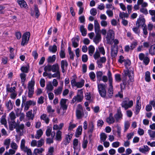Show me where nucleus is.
Wrapping results in <instances>:
<instances>
[{
    "label": "nucleus",
    "mask_w": 155,
    "mask_h": 155,
    "mask_svg": "<svg viewBox=\"0 0 155 155\" xmlns=\"http://www.w3.org/2000/svg\"><path fill=\"white\" fill-rule=\"evenodd\" d=\"M107 85L106 84H98L97 87L98 91L101 96L103 97H105L106 92L105 88L107 87Z\"/></svg>",
    "instance_id": "nucleus-1"
},
{
    "label": "nucleus",
    "mask_w": 155,
    "mask_h": 155,
    "mask_svg": "<svg viewBox=\"0 0 155 155\" xmlns=\"http://www.w3.org/2000/svg\"><path fill=\"white\" fill-rule=\"evenodd\" d=\"M107 43L111 45L112 41L114 40V31L112 30H110L108 31L107 36L106 37Z\"/></svg>",
    "instance_id": "nucleus-2"
},
{
    "label": "nucleus",
    "mask_w": 155,
    "mask_h": 155,
    "mask_svg": "<svg viewBox=\"0 0 155 155\" xmlns=\"http://www.w3.org/2000/svg\"><path fill=\"white\" fill-rule=\"evenodd\" d=\"M133 104V102L132 100L130 101L129 98H126L122 103L121 106L122 107L124 108L126 110L131 107Z\"/></svg>",
    "instance_id": "nucleus-3"
},
{
    "label": "nucleus",
    "mask_w": 155,
    "mask_h": 155,
    "mask_svg": "<svg viewBox=\"0 0 155 155\" xmlns=\"http://www.w3.org/2000/svg\"><path fill=\"white\" fill-rule=\"evenodd\" d=\"M30 33L29 32H27L24 33L22 37V41L21 45L24 46L26 45L29 41Z\"/></svg>",
    "instance_id": "nucleus-4"
},
{
    "label": "nucleus",
    "mask_w": 155,
    "mask_h": 155,
    "mask_svg": "<svg viewBox=\"0 0 155 155\" xmlns=\"http://www.w3.org/2000/svg\"><path fill=\"white\" fill-rule=\"evenodd\" d=\"M30 33L29 32H27L24 33L22 37V41L21 45L24 46L26 45L29 41Z\"/></svg>",
    "instance_id": "nucleus-5"
},
{
    "label": "nucleus",
    "mask_w": 155,
    "mask_h": 155,
    "mask_svg": "<svg viewBox=\"0 0 155 155\" xmlns=\"http://www.w3.org/2000/svg\"><path fill=\"white\" fill-rule=\"evenodd\" d=\"M35 81H31L29 82L28 85V96L29 97H31L34 93V85Z\"/></svg>",
    "instance_id": "nucleus-6"
},
{
    "label": "nucleus",
    "mask_w": 155,
    "mask_h": 155,
    "mask_svg": "<svg viewBox=\"0 0 155 155\" xmlns=\"http://www.w3.org/2000/svg\"><path fill=\"white\" fill-rule=\"evenodd\" d=\"M83 98V92L81 91L80 94H78L77 96L74 97L71 100V103L74 104L76 101L81 102L82 101Z\"/></svg>",
    "instance_id": "nucleus-7"
},
{
    "label": "nucleus",
    "mask_w": 155,
    "mask_h": 155,
    "mask_svg": "<svg viewBox=\"0 0 155 155\" xmlns=\"http://www.w3.org/2000/svg\"><path fill=\"white\" fill-rule=\"evenodd\" d=\"M68 100L67 99L62 98L60 101V108H61L63 110H66L67 109L68 105L66 103Z\"/></svg>",
    "instance_id": "nucleus-8"
},
{
    "label": "nucleus",
    "mask_w": 155,
    "mask_h": 155,
    "mask_svg": "<svg viewBox=\"0 0 155 155\" xmlns=\"http://www.w3.org/2000/svg\"><path fill=\"white\" fill-rule=\"evenodd\" d=\"M145 20L144 18H139L136 21V25L140 27V26L143 27L145 25H147L145 23Z\"/></svg>",
    "instance_id": "nucleus-9"
},
{
    "label": "nucleus",
    "mask_w": 155,
    "mask_h": 155,
    "mask_svg": "<svg viewBox=\"0 0 155 155\" xmlns=\"http://www.w3.org/2000/svg\"><path fill=\"white\" fill-rule=\"evenodd\" d=\"M34 12H31L30 14L31 16H33L34 15V12L35 13V16L37 18H38L40 15V12L38 6L36 5H34Z\"/></svg>",
    "instance_id": "nucleus-10"
},
{
    "label": "nucleus",
    "mask_w": 155,
    "mask_h": 155,
    "mask_svg": "<svg viewBox=\"0 0 155 155\" xmlns=\"http://www.w3.org/2000/svg\"><path fill=\"white\" fill-rule=\"evenodd\" d=\"M118 52V46L117 45H113L111 48V54L112 57H115L117 55Z\"/></svg>",
    "instance_id": "nucleus-11"
},
{
    "label": "nucleus",
    "mask_w": 155,
    "mask_h": 155,
    "mask_svg": "<svg viewBox=\"0 0 155 155\" xmlns=\"http://www.w3.org/2000/svg\"><path fill=\"white\" fill-rule=\"evenodd\" d=\"M122 117V114L121 113L120 107H119L117 110V113L114 115L116 121L118 122L119 120L121 119Z\"/></svg>",
    "instance_id": "nucleus-12"
},
{
    "label": "nucleus",
    "mask_w": 155,
    "mask_h": 155,
    "mask_svg": "<svg viewBox=\"0 0 155 155\" xmlns=\"http://www.w3.org/2000/svg\"><path fill=\"white\" fill-rule=\"evenodd\" d=\"M96 35L94 39V41L96 44H98L101 41V32H95Z\"/></svg>",
    "instance_id": "nucleus-13"
},
{
    "label": "nucleus",
    "mask_w": 155,
    "mask_h": 155,
    "mask_svg": "<svg viewBox=\"0 0 155 155\" xmlns=\"http://www.w3.org/2000/svg\"><path fill=\"white\" fill-rule=\"evenodd\" d=\"M79 38L78 36H77L76 38H73L72 39V46L74 48H76L78 46V42L79 41Z\"/></svg>",
    "instance_id": "nucleus-14"
},
{
    "label": "nucleus",
    "mask_w": 155,
    "mask_h": 155,
    "mask_svg": "<svg viewBox=\"0 0 155 155\" xmlns=\"http://www.w3.org/2000/svg\"><path fill=\"white\" fill-rule=\"evenodd\" d=\"M83 110H76V116L77 119H79L84 116Z\"/></svg>",
    "instance_id": "nucleus-15"
},
{
    "label": "nucleus",
    "mask_w": 155,
    "mask_h": 155,
    "mask_svg": "<svg viewBox=\"0 0 155 155\" xmlns=\"http://www.w3.org/2000/svg\"><path fill=\"white\" fill-rule=\"evenodd\" d=\"M94 27L95 32H101L100 29V26L97 20H95L94 21Z\"/></svg>",
    "instance_id": "nucleus-16"
},
{
    "label": "nucleus",
    "mask_w": 155,
    "mask_h": 155,
    "mask_svg": "<svg viewBox=\"0 0 155 155\" xmlns=\"http://www.w3.org/2000/svg\"><path fill=\"white\" fill-rule=\"evenodd\" d=\"M40 119L41 120L45 121V122L47 124H48L49 122V118L47 117V116L46 114H42L40 116Z\"/></svg>",
    "instance_id": "nucleus-17"
},
{
    "label": "nucleus",
    "mask_w": 155,
    "mask_h": 155,
    "mask_svg": "<svg viewBox=\"0 0 155 155\" xmlns=\"http://www.w3.org/2000/svg\"><path fill=\"white\" fill-rule=\"evenodd\" d=\"M106 121L109 124H111L114 122V119L112 116V114L111 113L110 114L109 117L107 118Z\"/></svg>",
    "instance_id": "nucleus-18"
},
{
    "label": "nucleus",
    "mask_w": 155,
    "mask_h": 155,
    "mask_svg": "<svg viewBox=\"0 0 155 155\" xmlns=\"http://www.w3.org/2000/svg\"><path fill=\"white\" fill-rule=\"evenodd\" d=\"M52 71L53 72H58L59 71V68L58 64L57 63L54 64L51 66Z\"/></svg>",
    "instance_id": "nucleus-19"
},
{
    "label": "nucleus",
    "mask_w": 155,
    "mask_h": 155,
    "mask_svg": "<svg viewBox=\"0 0 155 155\" xmlns=\"http://www.w3.org/2000/svg\"><path fill=\"white\" fill-rule=\"evenodd\" d=\"M82 128V126H79L77 128L76 132V137H79V136L81 135Z\"/></svg>",
    "instance_id": "nucleus-20"
},
{
    "label": "nucleus",
    "mask_w": 155,
    "mask_h": 155,
    "mask_svg": "<svg viewBox=\"0 0 155 155\" xmlns=\"http://www.w3.org/2000/svg\"><path fill=\"white\" fill-rule=\"evenodd\" d=\"M17 2L21 8H25L27 5L24 0H17Z\"/></svg>",
    "instance_id": "nucleus-21"
},
{
    "label": "nucleus",
    "mask_w": 155,
    "mask_h": 155,
    "mask_svg": "<svg viewBox=\"0 0 155 155\" xmlns=\"http://www.w3.org/2000/svg\"><path fill=\"white\" fill-rule=\"evenodd\" d=\"M80 30L81 33L82 35L84 36H85L87 35L86 29L84 28V26L83 25H81L80 27Z\"/></svg>",
    "instance_id": "nucleus-22"
},
{
    "label": "nucleus",
    "mask_w": 155,
    "mask_h": 155,
    "mask_svg": "<svg viewBox=\"0 0 155 155\" xmlns=\"http://www.w3.org/2000/svg\"><path fill=\"white\" fill-rule=\"evenodd\" d=\"M107 75L109 79V86H113L112 84L113 79L112 77V74L110 71L108 70Z\"/></svg>",
    "instance_id": "nucleus-23"
},
{
    "label": "nucleus",
    "mask_w": 155,
    "mask_h": 155,
    "mask_svg": "<svg viewBox=\"0 0 155 155\" xmlns=\"http://www.w3.org/2000/svg\"><path fill=\"white\" fill-rule=\"evenodd\" d=\"M62 90V86H60L57 89L54 90V92L55 95H57L61 94Z\"/></svg>",
    "instance_id": "nucleus-24"
},
{
    "label": "nucleus",
    "mask_w": 155,
    "mask_h": 155,
    "mask_svg": "<svg viewBox=\"0 0 155 155\" xmlns=\"http://www.w3.org/2000/svg\"><path fill=\"white\" fill-rule=\"evenodd\" d=\"M6 105L7 109L8 110H10L13 108V104L11 102V100H9L8 102H6Z\"/></svg>",
    "instance_id": "nucleus-25"
},
{
    "label": "nucleus",
    "mask_w": 155,
    "mask_h": 155,
    "mask_svg": "<svg viewBox=\"0 0 155 155\" xmlns=\"http://www.w3.org/2000/svg\"><path fill=\"white\" fill-rule=\"evenodd\" d=\"M24 128V125L23 124H21L19 125V124H17V127H16V131L17 132H20V130H22Z\"/></svg>",
    "instance_id": "nucleus-26"
},
{
    "label": "nucleus",
    "mask_w": 155,
    "mask_h": 155,
    "mask_svg": "<svg viewBox=\"0 0 155 155\" xmlns=\"http://www.w3.org/2000/svg\"><path fill=\"white\" fill-rule=\"evenodd\" d=\"M56 58V55H55L49 57L47 59L48 62L49 63H53L55 61Z\"/></svg>",
    "instance_id": "nucleus-27"
},
{
    "label": "nucleus",
    "mask_w": 155,
    "mask_h": 155,
    "mask_svg": "<svg viewBox=\"0 0 155 155\" xmlns=\"http://www.w3.org/2000/svg\"><path fill=\"white\" fill-rule=\"evenodd\" d=\"M17 124L15 121L12 122L9 125V128L10 130H13V128H16Z\"/></svg>",
    "instance_id": "nucleus-28"
},
{
    "label": "nucleus",
    "mask_w": 155,
    "mask_h": 155,
    "mask_svg": "<svg viewBox=\"0 0 155 155\" xmlns=\"http://www.w3.org/2000/svg\"><path fill=\"white\" fill-rule=\"evenodd\" d=\"M107 138V135L104 133H101L100 134V141L102 143V142H104Z\"/></svg>",
    "instance_id": "nucleus-29"
},
{
    "label": "nucleus",
    "mask_w": 155,
    "mask_h": 155,
    "mask_svg": "<svg viewBox=\"0 0 155 155\" xmlns=\"http://www.w3.org/2000/svg\"><path fill=\"white\" fill-rule=\"evenodd\" d=\"M49 50L50 52L54 53L57 51V47L55 45H54L53 46H50Z\"/></svg>",
    "instance_id": "nucleus-30"
},
{
    "label": "nucleus",
    "mask_w": 155,
    "mask_h": 155,
    "mask_svg": "<svg viewBox=\"0 0 155 155\" xmlns=\"http://www.w3.org/2000/svg\"><path fill=\"white\" fill-rule=\"evenodd\" d=\"M149 53L153 55L155 54V45H153L149 50Z\"/></svg>",
    "instance_id": "nucleus-31"
},
{
    "label": "nucleus",
    "mask_w": 155,
    "mask_h": 155,
    "mask_svg": "<svg viewBox=\"0 0 155 155\" xmlns=\"http://www.w3.org/2000/svg\"><path fill=\"white\" fill-rule=\"evenodd\" d=\"M71 136L69 135H67L65 137V140H66V142L65 141L64 143L65 145H67L68 144L70 141Z\"/></svg>",
    "instance_id": "nucleus-32"
},
{
    "label": "nucleus",
    "mask_w": 155,
    "mask_h": 155,
    "mask_svg": "<svg viewBox=\"0 0 155 155\" xmlns=\"http://www.w3.org/2000/svg\"><path fill=\"white\" fill-rule=\"evenodd\" d=\"M95 48L93 45H90L88 47L89 53V54L91 56L94 53Z\"/></svg>",
    "instance_id": "nucleus-33"
},
{
    "label": "nucleus",
    "mask_w": 155,
    "mask_h": 155,
    "mask_svg": "<svg viewBox=\"0 0 155 155\" xmlns=\"http://www.w3.org/2000/svg\"><path fill=\"white\" fill-rule=\"evenodd\" d=\"M103 73L102 71H98L96 73L97 78V80L99 81L101 80V77L103 75Z\"/></svg>",
    "instance_id": "nucleus-34"
},
{
    "label": "nucleus",
    "mask_w": 155,
    "mask_h": 155,
    "mask_svg": "<svg viewBox=\"0 0 155 155\" xmlns=\"http://www.w3.org/2000/svg\"><path fill=\"white\" fill-rule=\"evenodd\" d=\"M26 116L27 117L30 118L31 120H33L34 117V115L32 114V110H30L27 112Z\"/></svg>",
    "instance_id": "nucleus-35"
},
{
    "label": "nucleus",
    "mask_w": 155,
    "mask_h": 155,
    "mask_svg": "<svg viewBox=\"0 0 155 155\" xmlns=\"http://www.w3.org/2000/svg\"><path fill=\"white\" fill-rule=\"evenodd\" d=\"M129 15L127 13H125L124 12H120L119 14V17L120 18H121L122 19H124L125 18H128Z\"/></svg>",
    "instance_id": "nucleus-36"
},
{
    "label": "nucleus",
    "mask_w": 155,
    "mask_h": 155,
    "mask_svg": "<svg viewBox=\"0 0 155 155\" xmlns=\"http://www.w3.org/2000/svg\"><path fill=\"white\" fill-rule=\"evenodd\" d=\"M145 79L148 82H150V73L148 71H147L145 73Z\"/></svg>",
    "instance_id": "nucleus-37"
},
{
    "label": "nucleus",
    "mask_w": 155,
    "mask_h": 155,
    "mask_svg": "<svg viewBox=\"0 0 155 155\" xmlns=\"http://www.w3.org/2000/svg\"><path fill=\"white\" fill-rule=\"evenodd\" d=\"M26 74L24 73H21L20 74V76L21 78V81L22 85L24 84V82L26 79Z\"/></svg>",
    "instance_id": "nucleus-38"
},
{
    "label": "nucleus",
    "mask_w": 155,
    "mask_h": 155,
    "mask_svg": "<svg viewBox=\"0 0 155 155\" xmlns=\"http://www.w3.org/2000/svg\"><path fill=\"white\" fill-rule=\"evenodd\" d=\"M108 96L109 97H111L113 94V86H109L108 89Z\"/></svg>",
    "instance_id": "nucleus-39"
},
{
    "label": "nucleus",
    "mask_w": 155,
    "mask_h": 155,
    "mask_svg": "<svg viewBox=\"0 0 155 155\" xmlns=\"http://www.w3.org/2000/svg\"><path fill=\"white\" fill-rule=\"evenodd\" d=\"M84 81L82 80L80 82H77L76 86L78 88H81L84 86Z\"/></svg>",
    "instance_id": "nucleus-40"
},
{
    "label": "nucleus",
    "mask_w": 155,
    "mask_h": 155,
    "mask_svg": "<svg viewBox=\"0 0 155 155\" xmlns=\"http://www.w3.org/2000/svg\"><path fill=\"white\" fill-rule=\"evenodd\" d=\"M61 133L62 132L59 130H58L57 131V132L56 133V138L57 140H61Z\"/></svg>",
    "instance_id": "nucleus-41"
},
{
    "label": "nucleus",
    "mask_w": 155,
    "mask_h": 155,
    "mask_svg": "<svg viewBox=\"0 0 155 155\" xmlns=\"http://www.w3.org/2000/svg\"><path fill=\"white\" fill-rule=\"evenodd\" d=\"M54 87L51 83H50L46 85V89L47 90V92L48 91H51L53 89Z\"/></svg>",
    "instance_id": "nucleus-42"
},
{
    "label": "nucleus",
    "mask_w": 155,
    "mask_h": 155,
    "mask_svg": "<svg viewBox=\"0 0 155 155\" xmlns=\"http://www.w3.org/2000/svg\"><path fill=\"white\" fill-rule=\"evenodd\" d=\"M94 126L93 122H91L90 124H89L88 129L89 133H92L94 130Z\"/></svg>",
    "instance_id": "nucleus-43"
},
{
    "label": "nucleus",
    "mask_w": 155,
    "mask_h": 155,
    "mask_svg": "<svg viewBox=\"0 0 155 155\" xmlns=\"http://www.w3.org/2000/svg\"><path fill=\"white\" fill-rule=\"evenodd\" d=\"M148 133L150 137H152V139H154L155 137V131H152L151 130H148Z\"/></svg>",
    "instance_id": "nucleus-44"
},
{
    "label": "nucleus",
    "mask_w": 155,
    "mask_h": 155,
    "mask_svg": "<svg viewBox=\"0 0 155 155\" xmlns=\"http://www.w3.org/2000/svg\"><path fill=\"white\" fill-rule=\"evenodd\" d=\"M44 150L42 148L40 149H35L34 150V153L35 154V155H37L38 153H41Z\"/></svg>",
    "instance_id": "nucleus-45"
},
{
    "label": "nucleus",
    "mask_w": 155,
    "mask_h": 155,
    "mask_svg": "<svg viewBox=\"0 0 155 155\" xmlns=\"http://www.w3.org/2000/svg\"><path fill=\"white\" fill-rule=\"evenodd\" d=\"M0 121L2 124H4L5 127H7L6 125L7 121L4 116H2Z\"/></svg>",
    "instance_id": "nucleus-46"
},
{
    "label": "nucleus",
    "mask_w": 155,
    "mask_h": 155,
    "mask_svg": "<svg viewBox=\"0 0 155 155\" xmlns=\"http://www.w3.org/2000/svg\"><path fill=\"white\" fill-rule=\"evenodd\" d=\"M59 54L60 57L61 58H64L65 57V53L64 52V49L63 48H61L60 51L59 52Z\"/></svg>",
    "instance_id": "nucleus-47"
},
{
    "label": "nucleus",
    "mask_w": 155,
    "mask_h": 155,
    "mask_svg": "<svg viewBox=\"0 0 155 155\" xmlns=\"http://www.w3.org/2000/svg\"><path fill=\"white\" fill-rule=\"evenodd\" d=\"M66 67L68 66V63L66 60H62L61 62V68H64V66Z\"/></svg>",
    "instance_id": "nucleus-48"
},
{
    "label": "nucleus",
    "mask_w": 155,
    "mask_h": 155,
    "mask_svg": "<svg viewBox=\"0 0 155 155\" xmlns=\"http://www.w3.org/2000/svg\"><path fill=\"white\" fill-rule=\"evenodd\" d=\"M56 73L52 75V77L53 78H56L58 77V78L60 79V71L58 72H56Z\"/></svg>",
    "instance_id": "nucleus-49"
},
{
    "label": "nucleus",
    "mask_w": 155,
    "mask_h": 155,
    "mask_svg": "<svg viewBox=\"0 0 155 155\" xmlns=\"http://www.w3.org/2000/svg\"><path fill=\"white\" fill-rule=\"evenodd\" d=\"M51 65L48 64L44 68V70L45 71H52Z\"/></svg>",
    "instance_id": "nucleus-50"
},
{
    "label": "nucleus",
    "mask_w": 155,
    "mask_h": 155,
    "mask_svg": "<svg viewBox=\"0 0 155 155\" xmlns=\"http://www.w3.org/2000/svg\"><path fill=\"white\" fill-rule=\"evenodd\" d=\"M29 69V68H28L27 67L25 66L22 67L21 68V71L22 72L25 73H28Z\"/></svg>",
    "instance_id": "nucleus-51"
},
{
    "label": "nucleus",
    "mask_w": 155,
    "mask_h": 155,
    "mask_svg": "<svg viewBox=\"0 0 155 155\" xmlns=\"http://www.w3.org/2000/svg\"><path fill=\"white\" fill-rule=\"evenodd\" d=\"M115 79L116 81L118 82H120L121 81V78L120 75L119 74H116L115 75Z\"/></svg>",
    "instance_id": "nucleus-52"
},
{
    "label": "nucleus",
    "mask_w": 155,
    "mask_h": 155,
    "mask_svg": "<svg viewBox=\"0 0 155 155\" xmlns=\"http://www.w3.org/2000/svg\"><path fill=\"white\" fill-rule=\"evenodd\" d=\"M137 45V41H134L132 42L131 45L130 46V49L133 50L134 48H135Z\"/></svg>",
    "instance_id": "nucleus-53"
},
{
    "label": "nucleus",
    "mask_w": 155,
    "mask_h": 155,
    "mask_svg": "<svg viewBox=\"0 0 155 155\" xmlns=\"http://www.w3.org/2000/svg\"><path fill=\"white\" fill-rule=\"evenodd\" d=\"M6 91L10 93L14 92L12 87H10V85L9 84H8L6 85Z\"/></svg>",
    "instance_id": "nucleus-54"
},
{
    "label": "nucleus",
    "mask_w": 155,
    "mask_h": 155,
    "mask_svg": "<svg viewBox=\"0 0 155 155\" xmlns=\"http://www.w3.org/2000/svg\"><path fill=\"white\" fill-rule=\"evenodd\" d=\"M130 126V123L128 121H126L124 124V132H125L129 128Z\"/></svg>",
    "instance_id": "nucleus-55"
},
{
    "label": "nucleus",
    "mask_w": 155,
    "mask_h": 155,
    "mask_svg": "<svg viewBox=\"0 0 155 155\" xmlns=\"http://www.w3.org/2000/svg\"><path fill=\"white\" fill-rule=\"evenodd\" d=\"M143 62L145 65H147L150 62L149 58L147 57H145L143 60Z\"/></svg>",
    "instance_id": "nucleus-56"
},
{
    "label": "nucleus",
    "mask_w": 155,
    "mask_h": 155,
    "mask_svg": "<svg viewBox=\"0 0 155 155\" xmlns=\"http://www.w3.org/2000/svg\"><path fill=\"white\" fill-rule=\"evenodd\" d=\"M140 11L145 15L148 14V11L146 8H142L140 9Z\"/></svg>",
    "instance_id": "nucleus-57"
},
{
    "label": "nucleus",
    "mask_w": 155,
    "mask_h": 155,
    "mask_svg": "<svg viewBox=\"0 0 155 155\" xmlns=\"http://www.w3.org/2000/svg\"><path fill=\"white\" fill-rule=\"evenodd\" d=\"M78 140L77 139H74L73 140V148L74 149H75L76 147L78 146Z\"/></svg>",
    "instance_id": "nucleus-58"
},
{
    "label": "nucleus",
    "mask_w": 155,
    "mask_h": 155,
    "mask_svg": "<svg viewBox=\"0 0 155 155\" xmlns=\"http://www.w3.org/2000/svg\"><path fill=\"white\" fill-rule=\"evenodd\" d=\"M52 129L51 128H48L46 131V134L47 137H49L51 135V132Z\"/></svg>",
    "instance_id": "nucleus-59"
},
{
    "label": "nucleus",
    "mask_w": 155,
    "mask_h": 155,
    "mask_svg": "<svg viewBox=\"0 0 155 155\" xmlns=\"http://www.w3.org/2000/svg\"><path fill=\"white\" fill-rule=\"evenodd\" d=\"M134 71H129L127 70L124 73V75L126 77L127 76H129L130 74H133Z\"/></svg>",
    "instance_id": "nucleus-60"
},
{
    "label": "nucleus",
    "mask_w": 155,
    "mask_h": 155,
    "mask_svg": "<svg viewBox=\"0 0 155 155\" xmlns=\"http://www.w3.org/2000/svg\"><path fill=\"white\" fill-rule=\"evenodd\" d=\"M89 75L91 79L94 81V80L95 78V74L93 72H91L89 74Z\"/></svg>",
    "instance_id": "nucleus-61"
},
{
    "label": "nucleus",
    "mask_w": 155,
    "mask_h": 155,
    "mask_svg": "<svg viewBox=\"0 0 155 155\" xmlns=\"http://www.w3.org/2000/svg\"><path fill=\"white\" fill-rule=\"evenodd\" d=\"M47 109V111L49 113H53L55 111V110L53 109L51 106H48Z\"/></svg>",
    "instance_id": "nucleus-62"
},
{
    "label": "nucleus",
    "mask_w": 155,
    "mask_h": 155,
    "mask_svg": "<svg viewBox=\"0 0 155 155\" xmlns=\"http://www.w3.org/2000/svg\"><path fill=\"white\" fill-rule=\"evenodd\" d=\"M11 147L13 149L16 150L18 148V146L15 142H12L11 144Z\"/></svg>",
    "instance_id": "nucleus-63"
},
{
    "label": "nucleus",
    "mask_w": 155,
    "mask_h": 155,
    "mask_svg": "<svg viewBox=\"0 0 155 155\" xmlns=\"http://www.w3.org/2000/svg\"><path fill=\"white\" fill-rule=\"evenodd\" d=\"M38 147H41L44 143V140L42 139H41L40 140L38 141Z\"/></svg>",
    "instance_id": "nucleus-64"
}]
</instances>
